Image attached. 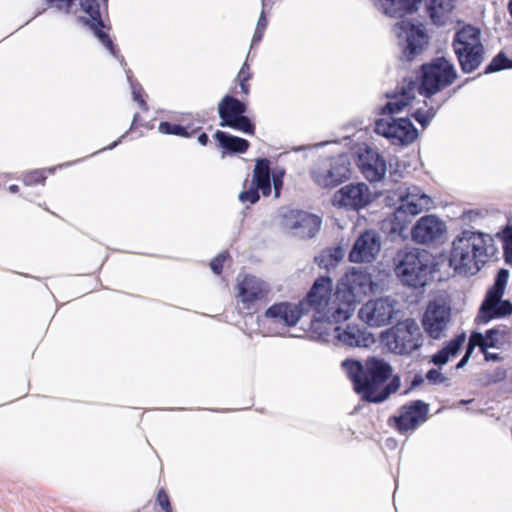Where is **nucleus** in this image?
I'll use <instances>...</instances> for the list:
<instances>
[{"mask_svg":"<svg viewBox=\"0 0 512 512\" xmlns=\"http://www.w3.org/2000/svg\"><path fill=\"white\" fill-rule=\"evenodd\" d=\"M80 5L82 10L89 16V18L84 19L85 25L93 31L100 43L116 57L119 50L113 43L109 34L104 31L106 26L101 18L100 0H81Z\"/></svg>","mask_w":512,"mask_h":512,"instance_id":"obj_15","label":"nucleus"},{"mask_svg":"<svg viewBox=\"0 0 512 512\" xmlns=\"http://www.w3.org/2000/svg\"><path fill=\"white\" fill-rule=\"evenodd\" d=\"M465 338L464 333L456 335L453 339L448 341L441 350L432 356L431 362L438 366L446 364L450 357H454L458 354Z\"/></svg>","mask_w":512,"mask_h":512,"instance_id":"obj_33","label":"nucleus"},{"mask_svg":"<svg viewBox=\"0 0 512 512\" xmlns=\"http://www.w3.org/2000/svg\"><path fill=\"white\" fill-rule=\"evenodd\" d=\"M341 367L353 384L354 391L365 401L380 403L399 388V378L392 377L393 368L378 356H369L364 362L345 359Z\"/></svg>","mask_w":512,"mask_h":512,"instance_id":"obj_2","label":"nucleus"},{"mask_svg":"<svg viewBox=\"0 0 512 512\" xmlns=\"http://www.w3.org/2000/svg\"><path fill=\"white\" fill-rule=\"evenodd\" d=\"M267 24V18L265 14L262 12L258 19L256 29L252 38V46L258 44L262 40Z\"/></svg>","mask_w":512,"mask_h":512,"instance_id":"obj_41","label":"nucleus"},{"mask_svg":"<svg viewBox=\"0 0 512 512\" xmlns=\"http://www.w3.org/2000/svg\"><path fill=\"white\" fill-rule=\"evenodd\" d=\"M425 378L429 381L431 384H441L444 383L447 380V377H445L439 370L437 369H430L427 373Z\"/></svg>","mask_w":512,"mask_h":512,"instance_id":"obj_44","label":"nucleus"},{"mask_svg":"<svg viewBox=\"0 0 512 512\" xmlns=\"http://www.w3.org/2000/svg\"><path fill=\"white\" fill-rule=\"evenodd\" d=\"M156 503L159 505L163 512H173L169 495L165 489L161 488L157 492Z\"/></svg>","mask_w":512,"mask_h":512,"instance_id":"obj_43","label":"nucleus"},{"mask_svg":"<svg viewBox=\"0 0 512 512\" xmlns=\"http://www.w3.org/2000/svg\"><path fill=\"white\" fill-rule=\"evenodd\" d=\"M450 316L449 308L436 301L430 302L422 320L424 330L430 337L439 339L450 321Z\"/></svg>","mask_w":512,"mask_h":512,"instance_id":"obj_22","label":"nucleus"},{"mask_svg":"<svg viewBox=\"0 0 512 512\" xmlns=\"http://www.w3.org/2000/svg\"><path fill=\"white\" fill-rule=\"evenodd\" d=\"M509 271L500 269L496 275L493 286L487 291L475 322L484 325L492 319L510 316L512 314V303L509 300H502L508 282Z\"/></svg>","mask_w":512,"mask_h":512,"instance_id":"obj_8","label":"nucleus"},{"mask_svg":"<svg viewBox=\"0 0 512 512\" xmlns=\"http://www.w3.org/2000/svg\"><path fill=\"white\" fill-rule=\"evenodd\" d=\"M198 142L202 145V146H206L209 142V137L206 133L202 132L201 134L198 135Z\"/></svg>","mask_w":512,"mask_h":512,"instance_id":"obj_52","label":"nucleus"},{"mask_svg":"<svg viewBox=\"0 0 512 512\" xmlns=\"http://www.w3.org/2000/svg\"><path fill=\"white\" fill-rule=\"evenodd\" d=\"M102 4L107 8L108 0H101Z\"/></svg>","mask_w":512,"mask_h":512,"instance_id":"obj_54","label":"nucleus"},{"mask_svg":"<svg viewBox=\"0 0 512 512\" xmlns=\"http://www.w3.org/2000/svg\"><path fill=\"white\" fill-rule=\"evenodd\" d=\"M357 166L369 182L381 181L387 169L385 159L376 150L369 147L359 153Z\"/></svg>","mask_w":512,"mask_h":512,"instance_id":"obj_25","label":"nucleus"},{"mask_svg":"<svg viewBox=\"0 0 512 512\" xmlns=\"http://www.w3.org/2000/svg\"><path fill=\"white\" fill-rule=\"evenodd\" d=\"M509 68H512V60L508 59L504 52H499L485 67L484 73L490 74Z\"/></svg>","mask_w":512,"mask_h":512,"instance_id":"obj_37","label":"nucleus"},{"mask_svg":"<svg viewBox=\"0 0 512 512\" xmlns=\"http://www.w3.org/2000/svg\"><path fill=\"white\" fill-rule=\"evenodd\" d=\"M395 273L401 282L409 287H424L432 273L431 255L419 249L400 251Z\"/></svg>","mask_w":512,"mask_h":512,"instance_id":"obj_6","label":"nucleus"},{"mask_svg":"<svg viewBox=\"0 0 512 512\" xmlns=\"http://www.w3.org/2000/svg\"><path fill=\"white\" fill-rule=\"evenodd\" d=\"M380 249L379 235L373 230H366L354 242L348 259L352 263H371L376 259Z\"/></svg>","mask_w":512,"mask_h":512,"instance_id":"obj_18","label":"nucleus"},{"mask_svg":"<svg viewBox=\"0 0 512 512\" xmlns=\"http://www.w3.org/2000/svg\"><path fill=\"white\" fill-rule=\"evenodd\" d=\"M305 314H311L313 327L316 323L339 324L351 318L347 303L338 293L337 285L329 276H319L301 300Z\"/></svg>","mask_w":512,"mask_h":512,"instance_id":"obj_3","label":"nucleus"},{"mask_svg":"<svg viewBox=\"0 0 512 512\" xmlns=\"http://www.w3.org/2000/svg\"><path fill=\"white\" fill-rule=\"evenodd\" d=\"M80 5L82 10L89 16V18L84 19L85 25L93 31L100 43L116 57L119 50L113 43L109 34L104 31L106 26L101 18L100 0H81Z\"/></svg>","mask_w":512,"mask_h":512,"instance_id":"obj_16","label":"nucleus"},{"mask_svg":"<svg viewBox=\"0 0 512 512\" xmlns=\"http://www.w3.org/2000/svg\"><path fill=\"white\" fill-rule=\"evenodd\" d=\"M338 293L347 303L350 316L353 315L357 304L373 291L374 282L370 273L361 268H350L338 281Z\"/></svg>","mask_w":512,"mask_h":512,"instance_id":"obj_9","label":"nucleus"},{"mask_svg":"<svg viewBox=\"0 0 512 512\" xmlns=\"http://www.w3.org/2000/svg\"><path fill=\"white\" fill-rule=\"evenodd\" d=\"M234 289L237 307L245 315L259 312L271 292L269 283L253 274L238 277Z\"/></svg>","mask_w":512,"mask_h":512,"instance_id":"obj_7","label":"nucleus"},{"mask_svg":"<svg viewBox=\"0 0 512 512\" xmlns=\"http://www.w3.org/2000/svg\"><path fill=\"white\" fill-rule=\"evenodd\" d=\"M475 347L476 346L473 345L472 341L469 339L468 340V345H467V348H466V352H465L464 356L462 357V359L458 362L457 368H462L467 363V361L471 357Z\"/></svg>","mask_w":512,"mask_h":512,"instance_id":"obj_47","label":"nucleus"},{"mask_svg":"<svg viewBox=\"0 0 512 512\" xmlns=\"http://www.w3.org/2000/svg\"><path fill=\"white\" fill-rule=\"evenodd\" d=\"M264 315L274 323L292 327L298 323L301 316L306 314L302 309L300 300L298 304L289 302L275 303L265 311Z\"/></svg>","mask_w":512,"mask_h":512,"instance_id":"obj_26","label":"nucleus"},{"mask_svg":"<svg viewBox=\"0 0 512 512\" xmlns=\"http://www.w3.org/2000/svg\"><path fill=\"white\" fill-rule=\"evenodd\" d=\"M247 106L232 95H225L218 103V114L221 127H229L248 135L255 134V125L245 116Z\"/></svg>","mask_w":512,"mask_h":512,"instance_id":"obj_11","label":"nucleus"},{"mask_svg":"<svg viewBox=\"0 0 512 512\" xmlns=\"http://www.w3.org/2000/svg\"><path fill=\"white\" fill-rule=\"evenodd\" d=\"M398 415L389 417L388 424L404 434L415 430L420 424L427 420L429 405L422 400H414L402 405Z\"/></svg>","mask_w":512,"mask_h":512,"instance_id":"obj_12","label":"nucleus"},{"mask_svg":"<svg viewBox=\"0 0 512 512\" xmlns=\"http://www.w3.org/2000/svg\"><path fill=\"white\" fill-rule=\"evenodd\" d=\"M452 47L463 73L476 71L485 59V47L481 41V30L466 24L456 31Z\"/></svg>","mask_w":512,"mask_h":512,"instance_id":"obj_5","label":"nucleus"},{"mask_svg":"<svg viewBox=\"0 0 512 512\" xmlns=\"http://www.w3.org/2000/svg\"><path fill=\"white\" fill-rule=\"evenodd\" d=\"M395 313L393 303L387 298L369 300L359 310L362 321L372 327L388 325Z\"/></svg>","mask_w":512,"mask_h":512,"instance_id":"obj_17","label":"nucleus"},{"mask_svg":"<svg viewBox=\"0 0 512 512\" xmlns=\"http://www.w3.org/2000/svg\"><path fill=\"white\" fill-rule=\"evenodd\" d=\"M50 3H57L59 7L70 8L74 0H47Z\"/></svg>","mask_w":512,"mask_h":512,"instance_id":"obj_50","label":"nucleus"},{"mask_svg":"<svg viewBox=\"0 0 512 512\" xmlns=\"http://www.w3.org/2000/svg\"><path fill=\"white\" fill-rule=\"evenodd\" d=\"M283 223L301 238L314 237L321 227L320 217L300 210H290L284 214Z\"/></svg>","mask_w":512,"mask_h":512,"instance_id":"obj_19","label":"nucleus"},{"mask_svg":"<svg viewBox=\"0 0 512 512\" xmlns=\"http://www.w3.org/2000/svg\"><path fill=\"white\" fill-rule=\"evenodd\" d=\"M510 331L504 325H497L486 330L485 334L480 332H472L469 336L472 344L479 347L481 352L489 348H502L509 343Z\"/></svg>","mask_w":512,"mask_h":512,"instance_id":"obj_27","label":"nucleus"},{"mask_svg":"<svg viewBox=\"0 0 512 512\" xmlns=\"http://www.w3.org/2000/svg\"><path fill=\"white\" fill-rule=\"evenodd\" d=\"M483 355H484V359L486 361H494V362H499L501 361L503 358L500 356L499 353H492V352H488V349H485V352H482Z\"/></svg>","mask_w":512,"mask_h":512,"instance_id":"obj_49","label":"nucleus"},{"mask_svg":"<svg viewBox=\"0 0 512 512\" xmlns=\"http://www.w3.org/2000/svg\"><path fill=\"white\" fill-rule=\"evenodd\" d=\"M431 204V198L424 193H413L408 192L404 197H402V203L400 206V210L408 215H418L424 209H428Z\"/></svg>","mask_w":512,"mask_h":512,"instance_id":"obj_31","label":"nucleus"},{"mask_svg":"<svg viewBox=\"0 0 512 512\" xmlns=\"http://www.w3.org/2000/svg\"><path fill=\"white\" fill-rule=\"evenodd\" d=\"M132 93H133V99L136 102H138L140 107L143 108L144 110H147L148 107H147L146 101L144 99L143 89L141 87H139V88L134 87Z\"/></svg>","mask_w":512,"mask_h":512,"instance_id":"obj_45","label":"nucleus"},{"mask_svg":"<svg viewBox=\"0 0 512 512\" xmlns=\"http://www.w3.org/2000/svg\"><path fill=\"white\" fill-rule=\"evenodd\" d=\"M436 111L433 108H430L426 111L422 109H417L412 116L414 119L422 126L425 127L429 124L432 118L435 116Z\"/></svg>","mask_w":512,"mask_h":512,"instance_id":"obj_40","label":"nucleus"},{"mask_svg":"<svg viewBox=\"0 0 512 512\" xmlns=\"http://www.w3.org/2000/svg\"><path fill=\"white\" fill-rule=\"evenodd\" d=\"M141 125V122H140V115L138 113H136L133 117V120H132V123H131V127H130V130H133V129H136L138 128L139 126Z\"/></svg>","mask_w":512,"mask_h":512,"instance_id":"obj_51","label":"nucleus"},{"mask_svg":"<svg viewBox=\"0 0 512 512\" xmlns=\"http://www.w3.org/2000/svg\"><path fill=\"white\" fill-rule=\"evenodd\" d=\"M8 190L11 193H17L19 191V186L16 185V184H12V185L9 186Z\"/></svg>","mask_w":512,"mask_h":512,"instance_id":"obj_53","label":"nucleus"},{"mask_svg":"<svg viewBox=\"0 0 512 512\" xmlns=\"http://www.w3.org/2000/svg\"><path fill=\"white\" fill-rule=\"evenodd\" d=\"M424 383V377L421 374H415L411 380L410 386L406 390V392H409L416 387L422 385Z\"/></svg>","mask_w":512,"mask_h":512,"instance_id":"obj_48","label":"nucleus"},{"mask_svg":"<svg viewBox=\"0 0 512 512\" xmlns=\"http://www.w3.org/2000/svg\"><path fill=\"white\" fill-rule=\"evenodd\" d=\"M375 132L394 143H412L418 136L417 129L408 118L379 119L375 123Z\"/></svg>","mask_w":512,"mask_h":512,"instance_id":"obj_14","label":"nucleus"},{"mask_svg":"<svg viewBox=\"0 0 512 512\" xmlns=\"http://www.w3.org/2000/svg\"><path fill=\"white\" fill-rule=\"evenodd\" d=\"M349 177V164L342 158L332 160L329 168H318L312 172L314 182L323 188L335 187Z\"/></svg>","mask_w":512,"mask_h":512,"instance_id":"obj_23","label":"nucleus"},{"mask_svg":"<svg viewBox=\"0 0 512 512\" xmlns=\"http://www.w3.org/2000/svg\"><path fill=\"white\" fill-rule=\"evenodd\" d=\"M387 349L398 355H407L422 345V334L414 321L399 322L381 334Z\"/></svg>","mask_w":512,"mask_h":512,"instance_id":"obj_10","label":"nucleus"},{"mask_svg":"<svg viewBox=\"0 0 512 512\" xmlns=\"http://www.w3.org/2000/svg\"><path fill=\"white\" fill-rule=\"evenodd\" d=\"M457 78L454 65L445 57H437L430 62L422 64L417 81L404 78L397 87L396 92L383 108L384 113L396 114L401 112L415 98V91L430 98L443 89L449 87Z\"/></svg>","mask_w":512,"mask_h":512,"instance_id":"obj_1","label":"nucleus"},{"mask_svg":"<svg viewBox=\"0 0 512 512\" xmlns=\"http://www.w3.org/2000/svg\"><path fill=\"white\" fill-rule=\"evenodd\" d=\"M159 132L167 135H175L183 138H190L197 134L201 127H194L193 124L180 125L168 121H161L158 126Z\"/></svg>","mask_w":512,"mask_h":512,"instance_id":"obj_34","label":"nucleus"},{"mask_svg":"<svg viewBox=\"0 0 512 512\" xmlns=\"http://www.w3.org/2000/svg\"><path fill=\"white\" fill-rule=\"evenodd\" d=\"M343 257L344 251L340 246L328 247L315 257V262L321 268L330 269L336 267Z\"/></svg>","mask_w":512,"mask_h":512,"instance_id":"obj_35","label":"nucleus"},{"mask_svg":"<svg viewBox=\"0 0 512 512\" xmlns=\"http://www.w3.org/2000/svg\"><path fill=\"white\" fill-rule=\"evenodd\" d=\"M333 203L354 210L364 208L370 203L369 188L364 183L348 184L334 194Z\"/></svg>","mask_w":512,"mask_h":512,"instance_id":"obj_20","label":"nucleus"},{"mask_svg":"<svg viewBox=\"0 0 512 512\" xmlns=\"http://www.w3.org/2000/svg\"><path fill=\"white\" fill-rule=\"evenodd\" d=\"M495 253L493 238L484 233L465 230L454 241L450 264L456 271L473 273Z\"/></svg>","mask_w":512,"mask_h":512,"instance_id":"obj_4","label":"nucleus"},{"mask_svg":"<svg viewBox=\"0 0 512 512\" xmlns=\"http://www.w3.org/2000/svg\"><path fill=\"white\" fill-rule=\"evenodd\" d=\"M262 193L264 197H268L271 194V172H270V161L267 158H259L256 160L251 186L248 190H244L239 194V200L243 203L249 202L255 204L259 201Z\"/></svg>","mask_w":512,"mask_h":512,"instance_id":"obj_13","label":"nucleus"},{"mask_svg":"<svg viewBox=\"0 0 512 512\" xmlns=\"http://www.w3.org/2000/svg\"><path fill=\"white\" fill-rule=\"evenodd\" d=\"M283 176H284L283 171L273 174L272 180H273V186H274V191H275L276 197H278L280 194V190L283 185V180H282Z\"/></svg>","mask_w":512,"mask_h":512,"instance_id":"obj_46","label":"nucleus"},{"mask_svg":"<svg viewBox=\"0 0 512 512\" xmlns=\"http://www.w3.org/2000/svg\"><path fill=\"white\" fill-rule=\"evenodd\" d=\"M335 332V337L349 347H370L375 343L372 333L355 324H349L345 328L336 327Z\"/></svg>","mask_w":512,"mask_h":512,"instance_id":"obj_28","label":"nucleus"},{"mask_svg":"<svg viewBox=\"0 0 512 512\" xmlns=\"http://www.w3.org/2000/svg\"><path fill=\"white\" fill-rule=\"evenodd\" d=\"M402 29L406 32V45L401 58L410 62L424 52L428 46L429 37L422 25L403 22Z\"/></svg>","mask_w":512,"mask_h":512,"instance_id":"obj_24","label":"nucleus"},{"mask_svg":"<svg viewBox=\"0 0 512 512\" xmlns=\"http://www.w3.org/2000/svg\"><path fill=\"white\" fill-rule=\"evenodd\" d=\"M47 179L46 173L44 170L37 169L30 172L25 173L21 181L25 186H37L44 185Z\"/></svg>","mask_w":512,"mask_h":512,"instance_id":"obj_38","label":"nucleus"},{"mask_svg":"<svg viewBox=\"0 0 512 512\" xmlns=\"http://www.w3.org/2000/svg\"><path fill=\"white\" fill-rule=\"evenodd\" d=\"M503 243L505 261L512 264V226L503 231Z\"/></svg>","mask_w":512,"mask_h":512,"instance_id":"obj_39","label":"nucleus"},{"mask_svg":"<svg viewBox=\"0 0 512 512\" xmlns=\"http://www.w3.org/2000/svg\"><path fill=\"white\" fill-rule=\"evenodd\" d=\"M375 6L390 17H404L417 11L422 0H372Z\"/></svg>","mask_w":512,"mask_h":512,"instance_id":"obj_29","label":"nucleus"},{"mask_svg":"<svg viewBox=\"0 0 512 512\" xmlns=\"http://www.w3.org/2000/svg\"><path fill=\"white\" fill-rule=\"evenodd\" d=\"M229 258L228 252L219 253L216 257H214L210 262L211 270L216 274L220 275L223 271L224 263Z\"/></svg>","mask_w":512,"mask_h":512,"instance_id":"obj_42","label":"nucleus"},{"mask_svg":"<svg viewBox=\"0 0 512 512\" xmlns=\"http://www.w3.org/2000/svg\"><path fill=\"white\" fill-rule=\"evenodd\" d=\"M213 138L216 141L217 147L222 150L223 156L225 154H243L246 153L250 147L248 140L221 130H217Z\"/></svg>","mask_w":512,"mask_h":512,"instance_id":"obj_30","label":"nucleus"},{"mask_svg":"<svg viewBox=\"0 0 512 512\" xmlns=\"http://www.w3.org/2000/svg\"><path fill=\"white\" fill-rule=\"evenodd\" d=\"M446 232L445 223L435 215L421 217L412 228V239L421 244H431Z\"/></svg>","mask_w":512,"mask_h":512,"instance_id":"obj_21","label":"nucleus"},{"mask_svg":"<svg viewBox=\"0 0 512 512\" xmlns=\"http://www.w3.org/2000/svg\"><path fill=\"white\" fill-rule=\"evenodd\" d=\"M253 74L251 72L250 66L247 62H244L242 67L240 68L237 77L236 82L240 86V91L238 93L248 96L250 93V84L249 81L251 80Z\"/></svg>","mask_w":512,"mask_h":512,"instance_id":"obj_36","label":"nucleus"},{"mask_svg":"<svg viewBox=\"0 0 512 512\" xmlns=\"http://www.w3.org/2000/svg\"><path fill=\"white\" fill-rule=\"evenodd\" d=\"M454 9V0H430L428 6L429 16L437 26H444L451 18Z\"/></svg>","mask_w":512,"mask_h":512,"instance_id":"obj_32","label":"nucleus"}]
</instances>
